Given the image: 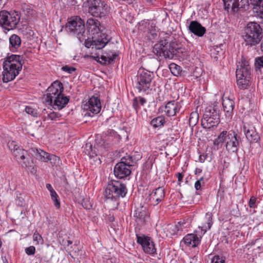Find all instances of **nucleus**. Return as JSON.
Wrapping results in <instances>:
<instances>
[{
	"instance_id": "obj_46",
	"label": "nucleus",
	"mask_w": 263,
	"mask_h": 263,
	"mask_svg": "<svg viewBox=\"0 0 263 263\" xmlns=\"http://www.w3.org/2000/svg\"><path fill=\"white\" fill-rule=\"evenodd\" d=\"M224 3V9L229 11L232 7V0H222Z\"/></svg>"
},
{
	"instance_id": "obj_53",
	"label": "nucleus",
	"mask_w": 263,
	"mask_h": 263,
	"mask_svg": "<svg viewBox=\"0 0 263 263\" xmlns=\"http://www.w3.org/2000/svg\"><path fill=\"white\" fill-rule=\"evenodd\" d=\"M257 64L259 67H263V58H259L257 61H256Z\"/></svg>"
},
{
	"instance_id": "obj_5",
	"label": "nucleus",
	"mask_w": 263,
	"mask_h": 263,
	"mask_svg": "<svg viewBox=\"0 0 263 263\" xmlns=\"http://www.w3.org/2000/svg\"><path fill=\"white\" fill-rule=\"evenodd\" d=\"M236 77L238 87L242 89H246L250 84V67L245 59H241V62L238 63Z\"/></svg>"
},
{
	"instance_id": "obj_29",
	"label": "nucleus",
	"mask_w": 263,
	"mask_h": 263,
	"mask_svg": "<svg viewBox=\"0 0 263 263\" xmlns=\"http://www.w3.org/2000/svg\"><path fill=\"white\" fill-rule=\"evenodd\" d=\"M9 42L10 49L12 51L14 52L20 46L21 44V40L18 35L16 34H13L9 38Z\"/></svg>"
},
{
	"instance_id": "obj_55",
	"label": "nucleus",
	"mask_w": 263,
	"mask_h": 263,
	"mask_svg": "<svg viewBox=\"0 0 263 263\" xmlns=\"http://www.w3.org/2000/svg\"><path fill=\"white\" fill-rule=\"evenodd\" d=\"M115 261H116V258H115L106 259V260L105 261L104 260L105 263H114L115 262Z\"/></svg>"
},
{
	"instance_id": "obj_17",
	"label": "nucleus",
	"mask_w": 263,
	"mask_h": 263,
	"mask_svg": "<svg viewBox=\"0 0 263 263\" xmlns=\"http://www.w3.org/2000/svg\"><path fill=\"white\" fill-rule=\"evenodd\" d=\"M164 197V189L162 187H159L149 194L148 198L149 203L154 206L156 205L163 200Z\"/></svg>"
},
{
	"instance_id": "obj_56",
	"label": "nucleus",
	"mask_w": 263,
	"mask_h": 263,
	"mask_svg": "<svg viewBox=\"0 0 263 263\" xmlns=\"http://www.w3.org/2000/svg\"><path fill=\"white\" fill-rule=\"evenodd\" d=\"M67 243H68V245H67V250L69 251V252L70 253V255L72 257H73V256L71 254V250L69 248V246L72 244V241H70V240H68L67 241Z\"/></svg>"
},
{
	"instance_id": "obj_49",
	"label": "nucleus",
	"mask_w": 263,
	"mask_h": 263,
	"mask_svg": "<svg viewBox=\"0 0 263 263\" xmlns=\"http://www.w3.org/2000/svg\"><path fill=\"white\" fill-rule=\"evenodd\" d=\"M9 148L13 152V151L17 147H19L14 141H9L8 143Z\"/></svg>"
},
{
	"instance_id": "obj_37",
	"label": "nucleus",
	"mask_w": 263,
	"mask_h": 263,
	"mask_svg": "<svg viewBox=\"0 0 263 263\" xmlns=\"http://www.w3.org/2000/svg\"><path fill=\"white\" fill-rule=\"evenodd\" d=\"M199 115L197 111H193L191 113L189 118V124L190 126H194L198 123Z\"/></svg>"
},
{
	"instance_id": "obj_50",
	"label": "nucleus",
	"mask_w": 263,
	"mask_h": 263,
	"mask_svg": "<svg viewBox=\"0 0 263 263\" xmlns=\"http://www.w3.org/2000/svg\"><path fill=\"white\" fill-rule=\"evenodd\" d=\"M256 199L254 197H251L249 200V206L251 208H255L256 207Z\"/></svg>"
},
{
	"instance_id": "obj_4",
	"label": "nucleus",
	"mask_w": 263,
	"mask_h": 263,
	"mask_svg": "<svg viewBox=\"0 0 263 263\" xmlns=\"http://www.w3.org/2000/svg\"><path fill=\"white\" fill-rule=\"evenodd\" d=\"M262 29L255 22H249L244 31L243 39L247 45L251 46L258 44L262 39Z\"/></svg>"
},
{
	"instance_id": "obj_52",
	"label": "nucleus",
	"mask_w": 263,
	"mask_h": 263,
	"mask_svg": "<svg viewBox=\"0 0 263 263\" xmlns=\"http://www.w3.org/2000/svg\"><path fill=\"white\" fill-rule=\"evenodd\" d=\"M87 147H89L90 149V152H88V155H89L90 156V157H93V154H95V153H93L92 152L93 149H92L91 145L88 144H86V148H87Z\"/></svg>"
},
{
	"instance_id": "obj_6",
	"label": "nucleus",
	"mask_w": 263,
	"mask_h": 263,
	"mask_svg": "<svg viewBox=\"0 0 263 263\" xmlns=\"http://www.w3.org/2000/svg\"><path fill=\"white\" fill-rule=\"evenodd\" d=\"M127 193L125 185L118 181L109 183L106 186L104 196L108 199L116 200L118 198L124 197Z\"/></svg>"
},
{
	"instance_id": "obj_24",
	"label": "nucleus",
	"mask_w": 263,
	"mask_h": 263,
	"mask_svg": "<svg viewBox=\"0 0 263 263\" xmlns=\"http://www.w3.org/2000/svg\"><path fill=\"white\" fill-rule=\"evenodd\" d=\"M253 6V12L255 17L262 20L263 22V2L262 0H250Z\"/></svg>"
},
{
	"instance_id": "obj_10",
	"label": "nucleus",
	"mask_w": 263,
	"mask_h": 263,
	"mask_svg": "<svg viewBox=\"0 0 263 263\" xmlns=\"http://www.w3.org/2000/svg\"><path fill=\"white\" fill-rule=\"evenodd\" d=\"M219 110L216 106H210L206 108L202 120L204 127L210 128L216 126L219 123Z\"/></svg>"
},
{
	"instance_id": "obj_41",
	"label": "nucleus",
	"mask_w": 263,
	"mask_h": 263,
	"mask_svg": "<svg viewBox=\"0 0 263 263\" xmlns=\"http://www.w3.org/2000/svg\"><path fill=\"white\" fill-rule=\"evenodd\" d=\"M49 161H50L52 166H57L60 164V158L54 155H50Z\"/></svg>"
},
{
	"instance_id": "obj_51",
	"label": "nucleus",
	"mask_w": 263,
	"mask_h": 263,
	"mask_svg": "<svg viewBox=\"0 0 263 263\" xmlns=\"http://www.w3.org/2000/svg\"><path fill=\"white\" fill-rule=\"evenodd\" d=\"M48 117L51 120H54L58 117V114L54 111H50L47 114Z\"/></svg>"
},
{
	"instance_id": "obj_54",
	"label": "nucleus",
	"mask_w": 263,
	"mask_h": 263,
	"mask_svg": "<svg viewBox=\"0 0 263 263\" xmlns=\"http://www.w3.org/2000/svg\"><path fill=\"white\" fill-rule=\"evenodd\" d=\"M46 188L48 189V190L50 192V193H51V192H54L55 191L52 188L51 185L50 184H46Z\"/></svg>"
},
{
	"instance_id": "obj_31",
	"label": "nucleus",
	"mask_w": 263,
	"mask_h": 263,
	"mask_svg": "<svg viewBox=\"0 0 263 263\" xmlns=\"http://www.w3.org/2000/svg\"><path fill=\"white\" fill-rule=\"evenodd\" d=\"M141 24L142 26H145L147 27L148 32L151 34L153 37L157 35V29L154 22L148 21H144L141 22Z\"/></svg>"
},
{
	"instance_id": "obj_9",
	"label": "nucleus",
	"mask_w": 263,
	"mask_h": 263,
	"mask_svg": "<svg viewBox=\"0 0 263 263\" xmlns=\"http://www.w3.org/2000/svg\"><path fill=\"white\" fill-rule=\"evenodd\" d=\"M87 7L88 13L96 17L105 16L108 12L107 4L102 0H87Z\"/></svg>"
},
{
	"instance_id": "obj_8",
	"label": "nucleus",
	"mask_w": 263,
	"mask_h": 263,
	"mask_svg": "<svg viewBox=\"0 0 263 263\" xmlns=\"http://www.w3.org/2000/svg\"><path fill=\"white\" fill-rule=\"evenodd\" d=\"M154 73L145 69H139L137 76L136 88L139 92H148L151 90Z\"/></svg>"
},
{
	"instance_id": "obj_28",
	"label": "nucleus",
	"mask_w": 263,
	"mask_h": 263,
	"mask_svg": "<svg viewBox=\"0 0 263 263\" xmlns=\"http://www.w3.org/2000/svg\"><path fill=\"white\" fill-rule=\"evenodd\" d=\"M243 130L246 138L250 141H257L259 137L253 127L248 128L243 126Z\"/></svg>"
},
{
	"instance_id": "obj_26",
	"label": "nucleus",
	"mask_w": 263,
	"mask_h": 263,
	"mask_svg": "<svg viewBox=\"0 0 263 263\" xmlns=\"http://www.w3.org/2000/svg\"><path fill=\"white\" fill-rule=\"evenodd\" d=\"M32 154L38 160L47 162L49 161L50 154L44 151L40 148H32L31 149Z\"/></svg>"
},
{
	"instance_id": "obj_44",
	"label": "nucleus",
	"mask_w": 263,
	"mask_h": 263,
	"mask_svg": "<svg viewBox=\"0 0 263 263\" xmlns=\"http://www.w3.org/2000/svg\"><path fill=\"white\" fill-rule=\"evenodd\" d=\"M205 183L204 178L203 177H200L198 180H197L195 183V188L196 190H199L200 189L201 185H204Z\"/></svg>"
},
{
	"instance_id": "obj_2",
	"label": "nucleus",
	"mask_w": 263,
	"mask_h": 263,
	"mask_svg": "<svg viewBox=\"0 0 263 263\" xmlns=\"http://www.w3.org/2000/svg\"><path fill=\"white\" fill-rule=\"evenodd\" d=\"M22 58L16 54L8 55L3 63V81L7 83L13 80L22 69Z\"/></svg>"
},
{
	"instance_id": "obj_38",
	"label": "nucleus",
	"mask_w": 263,
	"mask_h": 263,
	"mask_svg": "<svg viewBox=\"0 0 263 263\" xmlns=\"http://www.w3.org/2000/svg\"><path fill=\"white\" fill-rule=\"evenodd\" d=\"M169 68L172 73L175 76H178L181 72V67L174 63L170 64Z\"/></svg>"
},
{
	"instance_id": "obj_30",
	"label": "nucleus",
	"mask_w": 263,
	"mask_h": 263,
	"mask_svg": "<svg viewBox=\"0 0 263 263\" xmlns=\"http://www.w3.org/2000/svg\"><path fill=\"white\" fill-rule=\"evenodd\" d=\"M205 223H203L199 228L201 229V234H204L208 230L210 229L212 224V215L210 213H208L205 216Z\"/></svg>"
},
{
	"instance_id": "obj_33",
	"label": "nucleus",
	"mask_w": 263,
	"mask_h": 263,
	"mask_svg": "<svg viewBox=\"0 0 263 263\" xmlns=\"http://www.w3.org/2000/svg\"><path fill=\"white\" fill-rule=\"evenodd\" d=\"M165 122V118L160 116L152 119L151 121V125L154 128H159L163 126Z\"/></svg>"
},
{
	"instance_id": "obj_36",
	"label": "nucleus",
	"mask_w": 263,
	"mask_h": 263,
	"mask_svg": "<svg viewBox=\"0 0 263 263\" xmlns=\"http://www.w3.org/2000/svg\"><path fill=\"white\" fill-rule=\"evenodd\" d=\"M222 46V45L219 46L216 45L212 47L210 50L211 55L212 57L215 59H217L219 55L223 54V51L221 47Z\"/></svg>"
},
{
	"instance_id": "obj_47",
	"label": "nucleus",
	"mask_w": 263,
	"mask_h": 263,
	"mask_svg": "<svg viewBox=\"0 0 263 263\" xmlns=\"http://www.w3.org/2000/svg\"><path fill=\"white\" fill-rule=\"evenodd\" d=\"M35 251V248L34 246H30L25 249V252L28 255H33Z\"/></svg>"
},
{
	"instance_id": "obj_60",
	"label": "nucleus",
	"mask_w": 263,
	"mask_h": 263,
	"mask_svg": "<svg viewBox=\"0 0 263 263\" xmlns=\"http://www.w3.org/2000/svg\"><path fill=\"white\" fill-rule=\"evenodd\" d=\"M199 158H200V161L201 162H202V158H201V156H200V157H199Z\"/></svg>"
},
{
	"instance_id": "obj_12",
	"label": "nucleus",
	"mask_w": 263,
	"mask_h": 263,
	"mask_svg": "<svg viewBox=\"0 0 263 263\" xmlns=\"http://www.w3.org/2000/svg\"><path fill=\"white\" fill-rule=\"evenodd\" d=\"M63 86L60 81L53 82L47 90V93L44 96V100L48 105H51L54 98L58 96L62 95Z\"/></svg>"
},
{
	"instance_id": "obj_1",
	"label": "nucleus",
	"mask_w": 263,
	"mask_h": 263,
	"mask_svg": "<svg viewBox=\"0 0 263 263\" xmlns=\"http://www.w3.org/2000/svg\"><path fill=\"white\" fill-rule=\"evenodd\" d=\"M86 27L91 36V39L88 38L85 41V45L87 48L101 49L109 41L110 39L105 32V28L98 20L93 18L88 19Z\"/></svg>"
},
{
	"instance_id": "obj_27",
	"label": "nucleus",
	"mask_w": 263,
	"mask_h": 263,
	"mask_svg": "<svg viewBox=\"0 0 263 263\" xmlns=\"http://www.w3.org/2000/svg\"><path fill=\"white\" fill-rule=\"evenodd\" d=\"M117 55L116 54L110 52L102 55L100 57L97 56L94 57V58L96 61L101 64H109L114 61Z\"/></svg>"
},
{
	"instance_id": "obj_11",
	"label": "nucleus",
	"mask_w": 263,
	"mask_h": 263,
	"mask_svg": "<svg viewBox=\"0 0 263 263\" xmlns=\"http://www.w3.org/2000/svg\"><path fill=\"white\" fill-rule=\"evenodd\" d=\"M153 52L158 57H163L169 59H172L176 54V50L166 40L161 41L156 44L153 47Z\"/></svg>"
},
{
	"instance_id": "obj_20",
	"label": "nucleus",
	"mask_w": 263,
	"mask_h": 263,
	"mask_svg": "<svg viewBox=\"0 0 263 263\" xmlns=\"http://www.w3.org/2000/svg\"><path fill=\"white\" fill-rule=\"evenodd\" d=\"M188 29L190 32L195 35L201 37L205 33L206 29L200 23L197 21H191L188 26Z\"/></svg>"
},
{
	"instance_id": "obj_57",
	"label": "nucleus",
	"mask_w": 263,
	"mask_h": 263,
	"mask_svg": "<svg viewBox=\"0 0 263 263\" xmlns=\"http://www.w3.org/2000/svg\"><path fill=\"white\" fill-rule=\"evenodd\" d=\"M183 177V174H182L181 173L177 174V178H178V180L179 182H181L182 181Z\"/></svg>"
},
{
	"instance_id": "obj_22",
	"label": "nucleus",
	"mask_w": 263,
	"mask_h": 263,
	"mask_svg": "<svg viewBox=\"0 0 263 263\" xmlns=\"http://www.w3.org/2000/svg\"><path fill=\"white\" fill-rule=\"evenodd\" d=\"M222 105L223 110L225 112L226 117L230 119L233 115V109L235 106L234 102L233 100L228 98L223 99Z\"/></svg>"
},
{
	"instance_id": "obj_59",
	"label": "nucleus",
	"mask_w": 263,
	"mask_h": 263,
	"mask_svg": "<svg viewBox=\"0 0 263 263\" xmlns=\"http://www.w3.org/2000/svg\"><path fill=\"white\" fill-rule=\"evenodd\" d=\"M261 49L263 51V40H262V43L261 44Z\"/></svg>"
},
{
	"instance_id": "obj_42",
	"label": "nucleus",
	"mask_w": 263,
	"mask_h": 263,
	"mask_svg": "<svg viewBox=\"0 0 263 263\" xmlns=\"http://www.w3.org/2000/svg\"><path fill=\"white\" fill-rule=\"evenodd\" d=\"M25 112L32 117H37L38 112L37 109L32 107L31 106H27L25 109Z\"/></svg>"
},
{
	"instance_id": "obj_13",
	"label": "nucleus",
	"mask_w": 263,
	"mask_h": 263,
	"mask_svg": "<svg viewBox=\"0 0 263 263\" xmlns=\"http://www.w3.org/2000/svg\"><path fill=\"white\" fill-rule=\"evenodd\" d=\"M13 156L17 159V161L21 164L22 167L27 168L32 173H34L35 170L34 168L33 163L32 160L26 158L25 155L27 152L20 147H17L13 151Z\"/></svg>"
},
{
	"instance_id": "obj_3",
	"label": "nucleus",
	"mask_w": 263,
	"mask_h": 263,
	"mask_svg": "<svg viewBox=\"0 0 263 263\" xmlns=\"http://www.w3.org/2000/svg\"><path fill=\"white\" fill-rule=\"evenodd\" d=\"M225 143L226 149L231 153H236L239 146V138L234 132L222 131L214 141L215 146H221Z\"/></svg>"
},
{
	"instance_id": "obj_7",
	"label": "nucleus",
	"mask_w": 263,
	"mask_h": 263,
	"mask_svg": "<svg viewBox=\"0 0 263 263\" xmlns=\"http://www.w3.org/2000/svg\"><path fill=\"white\" fill-rule=\"evenodd\" d=\"M20 18L21 16L17 11H0V25L6 30H12L16 27Z\"/></svg>"
},
{
	"instance_id": "obj_25",
	"label": "nucleus",
	"mask_w": 263,
	"mask_h": 263,
	"mask_svg": "<svg viewBox=\"0 0 263 263\" xmlns=\"http://www.w3.org/2000/svg\"><path fill=\"white\" fill-rule=\"evenodd\" d=\"M69 100V98L63 94L54 98L52 104L50 105L55 109L60 110L65 107Z\"/></svg>"
},
{
	"instance_id": "obj_62",
	"label": "nucleus",
	"mask_w": 263,
	"mask_h": 263,
	"mask_svg": "<svg viewBox=\"0 0 263 263\" xmlns=\"http://www.w3.org/2000/svg\"><path fill=\"white\" fill-rule=\"evenodd\" d=\"M2 246V241H1V239H0V248Z\"/></svg>"
},
{
	"instance_id": "obj_40",
	"label": "nucleus",
	"mask_w": 263,
	"mask_h": 263,
	"mask_svg": "<svg viewBox=\"0 0 263 263\" xmlns=\"http://www.w3.org/2000/svg\"><path fill=\"white\" fill-rule=\"evenodd\" d=\"M120 162H123L124 164L130 168L133 165L134 161L132 157L129 155L123 157Z\"/></svg>"
},
{
	"instance_id": "obj_35",
	"label": "nucleus",
	"mask_w": 263,
	"mask_h": 263,
	"mask_svg": "<svg viewBox=\"0 0 263 263\" xmlns=\"http://www.w3.org/2000/svg\"><path fill=\"white\" fill-rule=\"evenodd\" d=\"M147 101L144 98L138 97L135 98L133 100V106L137 111L139 110L141 106L144 105Z\"/></svg>"
},
{
	"instance_id": "obj_23",
	"label": "nucleus",
	"mask_w": 263,
	"mask_h": 263,
	"mask_svg": "<svg viewBox=\"0 0 263 263\" xmlns=\"http://www.w3.org/2000/svg\"><path fill=\"white\" fill-rule=\"evenodd\" d=\"M181 104L175 101L168 102L165 106L164 111L168 116H174L179 111Z\"/></svg>"
},
{
	"instance_id": "obj_16",
	"label": "nucleus",
	"mask_w": 263,
	"mask_h": 263,
	"mask_svg": "<svg viewBox=\"0 0 263 263\" xmlns=\"http://www.w3.org/2000/svg\"><path fill=\"white\" fill-rule=\"evenodd\" d=\"M66 28L69 31L79 35L84 32V23L79 16L72 17L69 19Z\"/></svg>"
},
{
	"instance_id": "obj_39",
	"label": "nucleus",
	"mask_w": 263,
	"mask_h": 263,
	"mask_svg": "<svg viewBox=\"0 0 263 263\" xmlns=\"http://www.w3.org/2000/svg\"><path fill=\"white\" fill-rule=\"evenodd\" d=\"M50 197L51 198V200L52 202H53V204L54 206L58 208L59 209L61 206V203L60 201V199L58 195L57 194L55 191L54 192H51V193H50Z\"/></svg>"
},
{
	"instance_id": "obj_48",
	"label": "nucleus",
	"mask_w": 263,
	"mask_h": 263,
	"mask_svg": "<svg viewBox=\"0 0 263 263\" xmlns=\"http://www.w3.org/2000/svg\"><path fill=\"white\" fill-rule=\"evenodd\" d=\"M62 69L65 71L67 72L68 73H72L73 71L76 70V68L72 67H70L68 66H63L62 68Z\"/></svg>"
},
{
	"instance_id": "obj_43",
	"label": "nucleus",
	"mask_w": 263,
	"mask_h": 263,
	"mask_svg": "<svg viewBox=\"0 0 263 263\" xmlns=\"http://www.w3.org/2000/svg\"><path fill=\"white\" fill-rule=\"evenodd\" d=\"M211 263H225V258L222 256L215 255L211 259Z\"/></svg>"
},
{
	"instance_id": "obj_32",
	"label": "nucleus",
	"mask_w": 263,
	"mask_h": 263,
	"mask_svg": "<svg viewBox=\"0 0 263 263\" xmlns=\"http://www.w3.org/2000/svg\"><path fill=\"white\" fill-rule=\"evenodd\" d=\"M185 224L184 222L179 221L176 225H168L167 230L170 231L171 235L177 234L179 231H182L183 225Z\"/></svg>"
},
{
	"instance_id": "obj_14",
	"label": "nucleus",
	"mask_w": 263,
	"mask_h": 263,
	"mask_svg": "<svg viewBox=\"0 0 263 263\" xmlns=\"http://www.w3.org/2000/svg\"><path fill=\"white\" fill-rule=\"evenodd\" d=\"M137 242L140 244L144 252L154 254L156 253V249L153 239L143 234H136Z\"/></svg>"
},
{
	"instance_id": "obj_58",
	"label": "nucleus",
	"mask_w": 263,
	"mask_h": 263,
	"mask_svg": "<svg viewBox=\"0 0 263 263\" xmlns=\"http://www.w3.org/2000/svg\"><path fill=\"white\" fill-rule=\"evenodd\" d=\"M201 172H202V170L199 168H196V170H195V174H200L201 173Z\"/></svg>"
},
{
	"instance_id": "obj_15",
	"label": "nucleus",
	"mask_w": 263,
	"mask_h": 263,
	"mask_svg": "<svg viewBox=\"0 0 263 263\" xmlns=\"http://www.w3.org/2000/svg\"><path fill=\"white\" fill-rule=\"evenodd\" d=\"M84 110L89 116H92L93 115L100 112L101 109V104L99 99L97 97H91L87 102L83 105Z\"/></svg>"
},
{
	"instance_id": "obj_61",
	"label": "nucleus",
	"mask_w": 263,
	"mask_h": 263,
	"mask_svg": "<svg viewBox=\"0 0 263 263\" xmlns=\"http://www.w3.org/2000/svg\"><path fill=\"white\" fill-rule=\"evenodd\" d=\"M199 158H200V161L201 162H202V158H201V156H200V157H199Z\"/></svg>"
},
{
	"instance_id": "obj_18",
	"label": "nucleus",
	"mask_w": 263,
	"mask_h": 263,
	"mask_svg": "<svg viewBox=\"0 0 263 263\" xmlns=\"http://www.w3.org/2000/svg\"><path fill=\"white\" fill-rule=\"evenodd\" d=\"M131 173L130 168L128 167L123 162L117 163L114 168V174L115 176L119 179L124 178Z\"/></svg>"
},
{
	"instance_id": "obj_19",
	"label": "nucleus",
	"mask_w": 263,
	"mask_h": 263,
	"mask_svg": "<svg viewBox=\"0 0 263 263\" xmlns=\"http://www.w3.org/2000/svg\"><path fill=\"white\" fill-rule=\"evenodd\" d=\"M134 217L138 225H143L149 219L148 212L145 208L141 207L135 211Z\"/></svg>"
},
{
	"instance_id": "obj_34",
	"label": "nucleus",
	"mask_w": 263,
	"mask_h": 263,
	"mask_svg": "<svg viewBox=\"0 0 263 263\" xmlns=\"http://www.w3.org/2000/svg\"><path fill=\"white\" fill-rule=\"evenodd\" d=\"M248 2L247 0H234L232 3V7L230 9L232 11L236 12L238 9L245 8L246 6H248Z\"/></svg>"
},
{
	"instance_id": "obj_21",
	"label": "nucleus",
	"mask_w": 263,
	"mask_h": 263,
	"mask_svg": "<svg viewBox=\"0 0 263 263\" xmlns=\"http://www.w3.org/2000/svg\"><path fill=\"white\" fill-rule=\"evenodd\" d=\"M200 238L201 236L199 237L195 234H188L183 237L182 242L186 247H196L200 243Z\"/></svg>"
},
{
	"instance_id": "obj_45",
	"label": "nucleus",
	"mask_w": 263,
	"mask_h": 263,
	"mask_svg": "<svg viewBox=\"0 0 263 263\" xmlns=\"http://www.w3.org/2000/svg\"><path fill=\"white\" fill-rule=\"evenodd\" d=\"M33 239L34 241L36 242V244H39L42 242V237L41 235L38 233L35 232L33 235Z\"/></svg>"
}]
</instances>
